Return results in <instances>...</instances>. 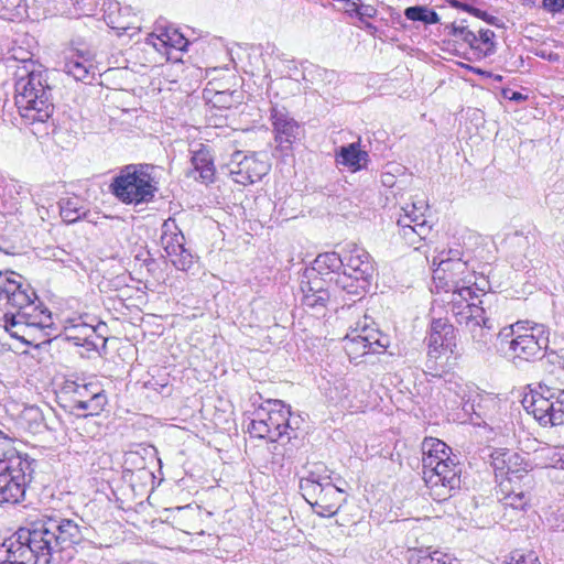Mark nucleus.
<instances>
[{
  "label": "nucleus",
  "instance_id": "f257e3e1",
  "mask_svg": "<svg viewBox=\"0 0 564 564\" xmlns=\"http://www.w3.org/2000/svg\"><path fill=\"white\" fill-rule=\"evenodd\" d=\"M88 532L83 519L42 514L0 544V564H51L56 554L79 544Z\"/></svg>",
  "mask_w": 564,
  "mask_h": 564
},
{
  "label": "nucleus",
  "instance_id": "f03ea898",
  "mask_svg": "<svg viewBox=\"0 0 564 564\" xmlns=\"http://www.w3.org/2000/svg\"><path fill=\"white\" fill-rule=\"evenodd\" d=\"M433 282L436 292L444 293L441 300L446 305V312L470 335L478 349L486 348L495 325L482 307L485 301L479 299L473 288L482 292L481 296H487L485 289L477 286L468 260L438 261L433 271Z\"/></svg>",
  "mask_w": 564,
  "mask_h": 564
},
{
  "label": "nucleus",
  "instance_id": "7ed1b4c3",
  "mask_svg": "<svg viewBox=\"0 0 564 564\" xmlns=\"http://www.w3.org/2000/svg\"><path fill=\"white\" fill-rule=\"evenodd\" d=\"M36 299L29 284L23 285L13 278L7 283L0 295V310L3 311V327L11 337L20 339L28 325H52L51 313L36 305Z\"/></svg>",
  "mask_w": 564,
  "mask_h": 564
},
{
  "label": "nucleus",
  "instance_id": "20e7f679",
  "mask_svg": "<svg viewBox=\"0 0 564 564\" xmlns=\"http://www.w3.org/2000/svg\"><path fill=\"white\" fill-rule=\"evenodd\" d=\"M423 479L433 499L444 501L460 487L462 468L443 441L426 437L422 443Z\"/></svg>",
  "mask_w": 564,
  "mask_h": 564
},
{
  "label": "nucleus",
  "instance_id": "39448f33",
  "mask_svg": "<svg viewBox=\"0 0 564 564\" xmlns=\"http://www.w3.org/2000/svg\"><path fill=\"white\" fill-rule=\"evenodd\" d=\"M51 87L42 70H18L14 84V100L19 112L28 124L45 122L53 113Z\"/></svg>",
  "mask_w": 564,
  "mask_h": 564
},
{
  "label": "nucleus",
  "instance_id": "423d86ee",
  "mask_svg": "<svg viewBox=\"0 0 564 564\" xmlns=\"http://www.w3.org/2000/svg\"><path fill=\"white\" fill-rule=\"evenodd\" d=\"M528 322H518L502 328L498 334L500 350L514 362L541 360L549 347V330L544 325L528 326Z\"/></svg>",
  "mask_w": 564,
  "mask_h": 564
},
{
  "label": "nucleus",
  "instance_id": "0eeeda50",
  "mask_svg": "<svg viewBox=\"0 0 564 564\" xmlns=\"http://www.w3.org/2000/svg\"><path fill=\"white\" fill-rule=\"evenodd\" d=\"M299 487L303 498L322 517L336 514L345 501V491L333 482L322 463L313 464L307 475L300 479Z\"/></svg>",
  "mask_w": 564,
  "mask_h": 564
},
{
  "label": "nucleus",
  "instance_id": "6e6552de",
  "mask_svg": "<svg viewBox=\"0 0 564 564\" xmlns=\"http://www.w3.org/2000/svg\"><path fill=\"white\" fill-rule=\"evenodd\" d=\"M33 469L11 441L0 437V503H17L23 499Z\"/></svg>",
  "mask_w": 564,
  "mask_h": 564
},
{
  "label": "nucleus",
  "instance_id": "1a4fd4ad",
  "mask_svg": "<svg viewBox=\"0 0 564 564\" xmlns=\"http://www.w3.org/2000/svg\"><path fill=\"white\" fill-rule=\"evenodd\" d=\"M295 419H292L290 406L281 400L268 399L252 413L248 432L251 437L276 442L286 436L288 440L296 438L299 429Z\"/></svg>",
  "mask_w": 564,
  "mask_h": 564
},
{
  "label": "nucleus",
  "instance_id": "9d476101",
  "mask_svg": "<svg viewBox=\"0 0 564 564\" xmlns=\"http://www.w3.org/2000/svg\"><path fill=\"white\" fill-rule=\"evenodd\" d=\"M152 166L129 164L120 170L110 184L111 193L123 204L149 203L158 191L151 176Z\"/></svg>",
  "mask_w": 564,
  "mask_h": 564
},
{
  "label": "nucleus",
  "instance_id": "9b49d317",
  "mask_svg": "<svg viewBox=\"0 0 564 564\" xmlns=\"http://www.w3.org/2000/svg\"><path fill=\"white\" fill-rule=\"evenodd\" d=\"M341 261L343 272L336 276L335 284L351 295L366 293L375 273L369 252L357 245H348L341 253Z\"/></svg>",
  "mask_w": 564,
  "mask_h": 564
},
{
  "label": "nucleus",
  "instance_id": "f8f14e48",
  "mask_svg": "<svg viewBox=\"0 0 564 564\" xmlns=\"http://www.w3.org/2000/svg\"><path fill=\"white\" fill-rule=\"evenodd\" d=\"M523 406L543 426L564 424V387L552 378L539 384V390L523 399Z\"/></svg>",
  "mask_w": 564,
  "mask_h": 564
},
{
  "label": "nucleus",
  "instance_id": "ddd939ff",
  "mask_svg": "<svg viewBox=\"0 0 564 564\" xmlns=\"http://www.w3.org/2000/svg\"><path fill=\"white\" fill-rule=\"evenodd\" d=\"M64 389L72 394L70 408L77 416L97 415L107 403V397L97 382L69 381Z\"/></svg>",
  "mask_w": 564,
  "mask_h": 564
},
{
  "label": "nucleus",
  "instance_id": "4468645a",
  "mask_svg": "<svg viewBox=\"0 0 564 564\" xmlns=\"http://www.w3.org/2000/svg\"><path fill=\"white\" fill-rule=\"evenodd\" d=\"M161 245L172 264L181 271H188L193 263L192 252L185 248V237L174 218L164 220L161 227Z\"/></svg>",
  "mask_w": 564,
  "mask_h": 564
},
{
  "label": "nucleus",
  "instance_id": "2eb2a0df",
  "mask_svg": "<svg viewBox=\"0 0 564 564\" xmlns=\"http://www.w3.org/2000/svg\"><path fill=\"white\" fill-rule=\"evenodd\" d=\"M232 180L242 185L260 181L270 170L269 163L259 160L254 154L247 155L242 151H236L227 164Z\"/></svg>",
  "mask_w": 564,
  "mask_h": 564
},
{
  "label": "nucleus",
  "instance_id": "dca6fc26",
  "mask_svg": "<svg viewBox=\"0 0 564 564\" xmlns=\"http://www.w3.org/2000/svg\"><path fill=\"white\" fill-rule=\"evenodd\" d=\"M104 20L119 36H133L141 30L140 20L131 6H121L115 0L102 1Z\"/></svg>",
  "mask_w": 564,
  "mask_h": 564
},
{
  "label": "nucleus",
  "instance_id": "f3484780",
  "mask_svg": "<svg viewBox=\"0 0 564 564\" xmlns=\"http://www.w3.org/2000/svg\"><path fill=\"white\" fill-rule=\"evenodd\" d=\"M95 55L87 48L69 47L64 51L62 69L75 80L85 82L95 74Z\"/></svg>",
  "mask_w": 564,
  "mask_h": 564
},
{
  "label": "nucleus",
  "instance_id": "a211bd4d",
  "mask_svg": "<svg viewBox=\"0 0 564 564\" xmlns=\"http://www.w3.org/2000/svg\"><path fill=\"white\" fill-rule=\"evenodd\" d=\"M148 43L158 52L165 50L166 59H170L169 48L184 51L188 45L187 39L177 29L166 24L164 21L155 23L154 31L148 36Z\"/></svg>",
  "mask_w": 564,
  "mask_h": 564
},
{
  "label": "nucleus",
  "instance_id": "6ab92c4d",
  "mask_svg": "<svg viewBox=\"0 0 564 564\" xmlns=\"http://www.w3.org/2000/svg\"><path fill=\"white\" fill-rule=\"evenodd\" d=\"M304 305L316 308L325 307L329 301V291L325 288V281L314 271H305L300 283Z\"/></svg>",
  "mask_w": 564,
  "mask_h": 564
},
{
  "label": "nucleus",
  "instance_id": "aec40b11",
  "mask_svg": "<svg viewBox=\"0 0 564 564\" xmlns=\"http://www.w3.org/2000/svg\"><path fill=\"white\" fill-rule=\"evenodd\" d=\"M491 465L497 477H506L508 482L512 478L522 477V473H527L523 458L516 452L509 449L495 451L491 454Z\"/></svg>",
  "mask_w": 564,
  "mask_h": 564
},
{
  "label": "nucleus",
  "instance_id": "412c9836",
  "mask_svg": "<svg viewBox=\"0 0 564 564\" xmlns=\"http://www.w3.org/2000/svg\"><path fill=\"white\" fill-rule=\"evenodd\" d=\"M270 120L275 132V141L292 144L296 140L300 124L290 116L285 107L272 106Z\"/></svg>",
  "mask_w": 564,
  "mask_h": 564
},
{
  "label": "nucleus",
  "instance_id": "4be33fe9",
  "mask_svg": "<svg viewBox=\"0 0 564 564\" xmlns=\"http://www.w3.org/2000/svg\"><path fill=\"white\" fill-rule=\"evenodd\" d=\"M191 164L193 169L188 172V176L200 180L203 183H212L215 177L214 159L208 147L197 144V149L191 150Z\"/></svg>",
  "mask_w": 564,
  "mask_h": 564
},
{
  "label": "nucleus",
  "instance_id": "5701e85b",
  "mask_svg": "<svg viewBox=\"0 0 564 564\" xmlns=\"http://www.w3.org/2000/svg\"><path fill=\"white\" fill-rule=\"evenodd\" d=\"M376 336L377 330L368 329L367 327H362L361 330L355 329L347 334L344 339V348L350 360H356L359 357L370 354L369 348L372 347L369 345V341Z\"/></svg>",
  "mask_w": 564,
  "mask_h": 564
},
{
  "label": "nucleus",
  "instance_id": "b1692460",
  "mask_svg": "<svg viewBox=\"0 0 564 564\" xmlns=\"http://www.w3.org/2000/svg\"><path fill=\"white\" fill-rule=\"evenodd\" d=\"M413 220L415 219L411 216H400L397 225L399 227V235L404 242L417 249L416 243L427 237L432 227L427 225L426 220L412 225Z\"/></svg>",
  "mask_w": 564,
  "mask_h": 564
},
{
  "label": "nucleus",
  "instance_id": "393cba45",
  "mask_svg": "<svg viewBox=\"0 0 564 564\" xmlns=\"http://www.w3.org/2000/svg\"><path fill=\"white\" fill-rule=\"evenodd\" d=\"M67 339L76 346L85 347L87 350H95L99 341L106 345V339L97 334L95 327L87 324H75L66 328Z\"/></svg>",
  "mask_w": 564,
  "mask_h": 564
},
{
  "label": "nucleus",
  "instance_id": "a878e982",
  "mask_svg": "<svg viewBox=\"0 0 564 564\" xmlns=\"http://www.w3.org/2000/svg\"><path fill=\"white\" fill-rule=\"evenodd\" d=\"M454 327L446 319L435 318L431 323L429 347L436 351L438 348H451L454 345Z\"/></svg>",
  "mask_w": 564,
  "mask_h": 564
},
{
  "label": "nucleus",
  "instance_id": "bb28decb",
  "mask_svg": "<svg viewBox=\"0 0 564 564\" xmlns=\"http://www.w3.org/2000/svg\"><path fill=\"white\" fill-rule=\"evenodd\" d=\"M336 161L338 164L348 166L352 171H360L367 167L369 154L360 149V142L358 141L341 147L336 154Z\"/></svg>",
  "mask_w": 564,
  "mask_h": 564
},
{
  "label": "nucleus",
  "instance_id": "cd10ccee",
  "mask_svg": "<svg viewBox=\"0 0 564 564\" xmlns=\"http://www.w3.org/2000/svg\"><path fill=\"white\" fill-rule=\"evenodd\" d=\"M343 269L341 253L337 252H324L316 257L311 269L305 271H314L317 276H322L329 273H341Z\"/></svg>",
  "mask_w": 564,
  "mask_h": 564
},
{
  "label": "nucleus",
  "instance_id": "c85d7f7f",
  "mask_svg": "<svg viewBox=\"0 0 564 564\" xmlns=\"http://www.w3.org/2000/svg\"><path fill=\"white\" fill-rule=\"evenodd\" d=\"M409 564H454L452 557L431 547L410 550Z\"/></svg>",
  "mask_w": 564,
  "mask_h": 564
},
{
  "label": "nucleus",
  "instance_id": "c756f323",
  "mask_svg": "<svg viewBox=\"0 0 564 564\" xmlns=\"http://www.w3.org/2000/svg\"><path fill=\"white\" fill-rule=\"evenodd\" d=\"M502 497H499V502L507 510L523 511L530 503V496L524 491H513L507 488V485L501 482Z\"/></svg>",
  "mask_w": 564,
  "mask_h": 564
},
{
  "label": "nucleus",
  "instance_id": "7c9ffc66",
  "mask_svg": "<svg viewBox=\"0 0 564 564\" xmlns=\"http://www.w3.org/2000/svg\"><path fill=\"white\" fill-rule=\"evenodd\" d=\"M87 209L78 197H70L61 202V217L67 224L76 223L86 217Z\"/></svg>",
  "mask_w": 564,
  "mask_h": 564
},
{
  "label": "nucleus",
  "instance_id": "2f4dec72",
  "mask_svg": "<svg viewBox=\"0 0 564 564\" xmlns=\"http://www.w3.org/2000/svg\"><path fill=\"white\" fill-rule=\"evenodd\" d=\"M25 15V0H0V18L14 21Z\"/></svg>",
  "mask_w": 564,
  "mask_h": 564
},
{
  "label": "nucleus",
  "instance_id": "473e14b6",
  "mask_svg": "<svg viewBox=\"0 0 564 564\" xmlns=\"http://www.w3.org/2000/svg\"><path fill=\"white\" fill-rule=\"evenodd\" d=\"M404 17L410 21H419L424 24H435L440 21V17L434 10L423 6L406 8L404 10Z\"/></svg>",
  "mask_w": 564,
  "mask_h": 564
},
{
  "label": "nucleus",
  "instance_id": "72a5a7b5",
  "mask_svg": "<svg viewBox=\"0 0 564 564\" xmlns=\"http://www.w3.org/2000/svg\"><path fill=\"white\" fill-rule=\"evenodd\" d=\"M447 34L454 39H459L468 44L471 48H478L477 35L467 29L466 25L452 23L445 26Z\"/></svg>",
  "mask_w": 564,
  "mask_h": 564
},
{
  "label": "nucleus",
  "instance_id": "f704fd0d",
  "mask_svg": "<svg viewBox=\"0 0 564 564\" xmlns=\"http://www.w3.org/2000/svg\"><path fill=\"white\" fill-rule=\"evenodd\" d=\"M50 325H28L25 333L20 334V341L28 345L37 347L40 345L39 339L41 338V332L43 328Z\"/></svg>",
  "mask_w": 564,
  "mask_h": 564
},
{
  "label": "nucleus",
  "instance_id": "c9c22d12",
  "mask_svg": "<svg viewBox=\"0 0 564 564\" xmlns=\"http://www.w3.org/2000/svg\"><path fill=\"white\" fill-rule=\"evenodd\" d=\"M495 33L494 31L486 29L480 30L479 35L477 36L479 47L477 50H481L486 55L492 54L495 52V42H494Z\"/></svg>",
  "mask_w": 564,
  "mask_h": 564
},
{
  "label": "nucleus",
  "instance_id": "e433bc0d",
  "mask_svg": "<svg viewBox=\"0 0 564 564\" xmlns=\"http://www.w3.org/2000/svg\"><path fill=\"white\" fill-rule=\"evenodd\" d=\"M444 261H458V260H465V253L463 251L462 248L457 247V248H448V249H444L442 251H440L437 253V256L434 257L433 259V264L434 265H437V262L443 260Z\"/></svg>",
  "mask_w": 564,
  "mask_h": 564
},
{
  "label": "nucleus",
  "instance_id": "4c0bfd02",
  "mask_svg": "<svg viewBox=\"0 0 564 564\" xmlns=\"http://www.w3.org/2000/svg\"><path fill=\"white\" fill-rule=\"evenodd\" d=\"M538 453L542 459H545V466L560 468V462L556 459L560 456L558 447H542Z\"/></svg>",
  "mask_w": 564,
  "mask_h": 564
},
{
  "label": "nucleus",
  "instance_id": "58836bf2",
  "mask_svg": "<svg viewBox=\"0 0 564 564\" xmlns=\"http://www.w3.org/2000/svg\"><path fill=\"white\" fill-rule=\"evenodd\" d=\"M510 564H541L538 555L533 551H529L527 553H521L519 551H514L511 554Z\"/></svg>",
  "mask_w": 564,
  "mask_h": 564
},
{
  "label": "nucleus",
  "instance_id": "ea45409f",
  "mask_svg": "<svg viewBox=\"0 0 564 564\" xmlns=\"http://www.w3.org/2000/svg\"><path fill=\"white\" fill-rule=\"evenodd\" d=\"M349 10L355 11L361 22H365L366 19L373 18L377 13V10L372 6L357 2H352Z\"/></svg>",
  "mask_w": 564,
  "mask_h": 564
},
{
  "label": "nucleus",
  "instance_id": "a19ab883",
  "mask_svg": "<svg viewBox=\"0 0 564 564\" xmlns=\"http://www.w3.org/2000/svg\"><path fill=\"white\" fill-rule=\"evenodd\" d=\"M420 205L413 203L411 206H406L403 208L404 215L403 216H411L412 218L416 219L413 220L412 225H415L417 223H421L422 220H425L423 218V208L425 206L424 202H419Z\"/></svg>",
  "mask_w": 564,
  "mask_h": 564
},
{
  "label": "nucleus",
  "instance_id": "79ce46f5",
  "mask_svg": "<svg viewBox=\"0 0 564 564\" xmlns=\"http://www.w3.org/2000/svg\"><path fill=\"white\" fill-rule=\"evenodd\" d=\"M369 345L372 347V348H369L370 354L381 352L388 346V338L386 336L380 335L377 332V336L373 337V339H371V341H369Z\"/></svg>",
  "mask_w": 564,
  "mask_h": 564
},
{
  "label": "nucleus",
  "instance_id": "37998d69",
  "mask_svg": "<svg viewBox=\"0 0 564 564\" xmlns=\"http://www.w3.org/2000/svg\"><path fill=\"white\" fill-rule=\"evenodd\" d=\"M314 73H315V76L318 77L323 82L332 83L333 80L335 82L337 79V74L334 70H328L326 68L316 66L314 68Z\"/></svg>",
  "mask_w": 564,
  "mask_h": 564
},
{
  "label": "nucleus",
  "instance_id": "c03bdc74",
  "mask_svg": "<svg viewBox=\"0 0 564 564\" xmlns=\"http://www.w3.org/2000/svg\"><path fill=\"white\" fill-rule=\"evenodd\" d=\"M542 7L547 12L557 13L564 9V0H542Z\"/></svg>",
  "mask_w": 564,
  "mask_h": 564
},
{
  "label": "nucleus",
  "instance_id": "a18cd8bd",
  "mask_svg": "<svg viewBox=\"0 0 564 564\" xmlns=\"http://www.w3.org/2000/svg\"><path fill=\"white\" fill-rule=\"evenodd\" d=\"M502 96L505 99L512 100L516 102H521L527 99V96L522 95L520 91H516L510 88L502 89Z\"/></svg>",
  "mask_w": 564,
  "mask_h": 564
},
{
  "label": "nucleus",
  "instance_id": "49530a36",
  "mask_svg": "<svg viewBox=\"0 0 564 564\" xmlns=\"http://www.w3.org/2000/svg\"><path fill=\"white\" fill-rule=\"evenodd\" d=\"M476 18L481 19L482 21H486L490 24L494 23L495 17L488 14L486 11H482L480 9H475L474 14Z\"/></svg>",
  "mask_w": 564,
  "mask_h": 564
},
{
  "label": "nucleus",
  "instance_id": "de8ad7c7",
  "mask_svg": "<svg viewBox=\"0 0 564 564\" xmlns=\"http://www.w3.org/2000/svg\"><path fill=\"white\" fill-rule=\"evenodd\" d=\"M93 3L94 0H75V6L85 14H89L93 11L91 9L86 10V7H90Z\"/></svg>",
  "mask_w": 564,
  "mask_h": 564
},
{
  "label": "nucleus",
  "instance_id": "09e8293b",
  "mask_svg": "<svg viewBox=\"0 0 564 564\" xmlns=\"http://www.w3.org/2000/svg\"><path fill=\"white\" fill-rule=\"evenodd\" d=\"M13 272H2L0 271V295L2 294L7 283L10 281L13 275Z\"/></svg>",
  "mask_w": 564,
  "mask_h": 564
},
{
  "label": "nucleus",
  "instance_id": "8fccbe9b",
  "mask_svg": "<svg viewBox=\"0 0 564 564\" xmlns=\"http://www.w3.org/2000/svg\"><path fill=\"white\" fill-rule=\"evenodd\" d=\"M459 9L463 11L469 12L470 14H474V11L476 8L470 4L462 2V6L459 7Z\"/></svg>",
  "mask_w": 564,
  "mask_h": 564
},
{
  "label": "nucleus",
  "instance_id": "3c124183",
  "mask_svg": "<svg viewBox=\"0 0 564 564\" xmlns=\"http://www.w3.org/2000/svg\"><path fill=\"white\" fill-rule=\"evenodd\" d=\"M560 448V456L557 459V462H560V468L561 469H564V447H558Z\"/></svg>",
  "mask_w": 564,
  "mask_h": 564
},
{
  "label": "nucleus",
  "instance_id": "603ef678",
  "mask_svg": "<svg viewBox=\"0 0 564 564\" xmlns=\"http://www.w3.org/2000/svg\"><path fill=\"white\" fill-rule=\"evenodd\" d=\"M29 55H30V53H29V52H25V53L23 54V56H17V55H14V58H15V59H20V61H22V62H26V61H30V56H29Z\"/></svg>",
  "mask_w": 564,
  "mask_h": 564
},
{
  "label": "nucleus",
  "instance_id": "864d4df0",
  "mask_svg": "<svg viewBox=\"0 0 564 564\" xmlns=\"http://www.w3.org/2000/svg\"><path fill=\"white\" fill-rule=\"evenodd\" d=\"M453 8L459 9L462 2L459 0H446Z\"/></svg>",
  "mask_w": 564,
  "mask_h": 564
},
{
  "label": "nucleus",
  "instance_id": "5fc2aeb1",
  "mask_svg": "<svg viewBox=\"0 0 564 564\" xmlns=\"http://www.w3.org/2000/svg\"><path fill=\"white\" fill-rule=\"evenodd\" d=\"M53 256L55 257V259L59 260L61 262H63V263L66 262L63 258H58L57 253H54Z\"/></svg>",
  "mask_w": 564,
  "mask_h": 564
},
{
  "label": "nucleus",
  "instance_id": "6e6d98bb",
  "mask_svg": "<svg viewBox=\"0 0 564 564\" xmlns=\"http://www.w3.org/2000/svg\"><path fill=\"white\" fill-rule=\"evenodd\" d=\"M37 3H40L41 6H43L45 3L44 0H35Z\"/></svg>",
  "mask_w": 564,
  "mask_h": 564
},
{
  "label": "nucleus",
  "instance_id": "4d7b16f0",
  "mask_svg": "<svg viewBox=\"0 0 564 564\" xmlns=\"http://www.w3.org/2000/svg\"><path fill=\"white\" fill-rule=\"evenodd\" d=\"M2 312H3V311H1V310H0V323H3V319H2Z\"/></svg>",
  "mask_w": 564,
  "mask_h": 564
}]
</instances>
